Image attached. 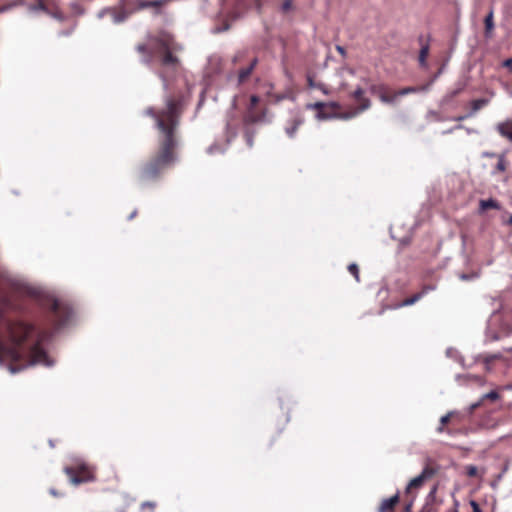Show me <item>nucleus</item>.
I'll use <instances>...</instances> for the list:
<instances>
[{
	"label": "nucleus",
	"mask_w": 512,
	"mask_h": 512,
	"mask_svg": "<svg viewBox=\"0 0 512 512\" xmlns=\"http://www.w3.org/2000/svg\"><path fill=\"white\" fill-rule=\"evenodd\" d=\"M112 12V8H104L102 9L99 13H98V17L99 18H103L105 16L106 13H111Z\"/></svg>",
	"instance_id": "8fccbe9b"
},
{
	"label": "nucleus",
	"mask_w": 512,
	"mask_h": 512,
	"mask_svg": "<svg viewBox=\"0 0 512 512\" xmlns=\"http://www.w3.org/2000/svg\"><path fill=\"white\" fill-rule=\"evenodd\" d=\"M352 97L360 104H363L364 100H370L369 98L364 97V90L361 87H357L355 89V91L352 93Z\"/></svg>",
	"instance_id": "7c9ffc66"
},
{
	"label": "nucleus",
	"mask_w": 512,
	"mask_h": 512,
	"mask_svg": "<svg viewBox=\"0 0 512 512\" xmlns=\"http://www.w3.org/2000/svg\"><path fill=\"white\" fill-rule=\"evenodd\" d=\"M503 223H505L507 225H512V214L511 213H506L503 216Z\"/></svg>",
	"instance_id": "37998d69"
},
{
	"label": "nucleus",
	"mask_w": 512,
	"mask_h": 512,
	"mask_svg": "<svg viewBox=\"0 0 512 512\" xmlns=\"http://www.w3.org/2000/svg\"><path fill=\"white\" fill-rule=\"evenodd\" d=\"M259 103V97L257 95L250 96V103L247 110H255L256 105Z\"/></svg>",
	"instance_id": "4c0bfd02"
},
{
	"label": "nucleus",
	"mask_w": 512,
	"mask_h": 512,
	"mask_svg": "<svg viewBox=\"0 0 512 512\" xmlns=\"http://www.w3.org/2000/svg\"><path fill=\"white\" fill-rule=\"evenodd\" d=\"M421 299H422L421 294H419L417 292V293L413 294L411 297H408V298L404 299L401 303L397 304L396 308L411 306Z\"/></svg>",
	"instance_id": "bb28decb"
},
{
	"label": "nucleus",
	"mask_w": 512,
	"mask_h": 512,
	"mask_svg": "<svg viewBox=\"0 0 512 512\" xmlns=\"http://www.w3.org/2000/svg\"><path fill=\"white\" fill-rule=\"evenodd\" d=\"M157 75L161 79L165 91L163 96L164 107L158 110L154 107H148L144 114L155 121V127L159 131L158 150L140 168L138 179L141 183L157 180L166 168L177 161L178 129L186 106L183 92L171 93L167 75L163 71L158 72Z\"/></svg>",
	"instance_id": "f257e3e1"
},
{
	"label": "nucleus",
	"mask_w": 512,
	"mask_h": 512,
	"mask_svg": "<svg viewBox=\"0 0 512 512\" xmlns=\"http://www.w3.org/2000/svg\"><path fill=\"white\" fill-rule=\"evenodd\" d=\"M490 102L488 98H479L472 100L470 102V111L467 113V116H474L480 109L487 106Z\"/></svg>",
	"instance_id": "aec40b11"
},
{
	"label": "nucleus",
	"mask_w": 512,
	"mask_h": 512,
	"mask_svg": "<svg viewBox=\"0 0 512 512\" xmlns=\"http://www.w3.org/2000/svg\"><path fill=\"white\" fill-rule=\"evenodd\" d=\"M49 493L54 497H62L64 496L63 493L58 492L55 488H50Z\"/></svg>",
	"instance_id": "09e8293b"
},
{
	"label": "nucleus",
	"mask_w": 512,
	"mask_h": 512,
	"mask_svg": "<svg viewBox=\"0 0 512 512\" xmlns=\"http://www.w3.org/2000/svg\"><path fill=\"white\" fill-rule=\"evenodd\" d=\"M418 41L419 43L421 44V49L419 51V56H418V61H419V65L421 67H427V56H428V53H429V43H423L424 41V37L422 35H420L418 37Z\"/></svg>",
	"instance_id": "6ab92c4d"
},
{
	"label": "nucleus",
	"mask_w": 512,
	"mask_h": 512,
	"mask_svg": "<svg viewBox=\"0 0 512 512\" xmlns=\"http://www.w3.org/2000/svg\"><path fill=\"white\" fill-rule=\"evenodd\" d=\"M466 87L465 83H458L456 88L448 91L440 100L439 105L441 107L449 105L455 97H457L459 94H461Z\"/></svg>",
	"instance_id": "9b49d317"
},
{
	"label": "nucleus",
	"mask_w": 512,
	"mask_h": 512,
	"mask_svg": "<svg viewBox=\"0 0 512 512\" xmlns=\"http://www.w3.org/2000/svg\"><path fill=\"white\" fill-rule=\"evenodd\" d=\"M258 63V59L254 58L247 67L241 68L237 75V84H243L251 75Z\"/></svg>",
	"instance_id": "ddd939ff"
},
{
	"label": "nucleus",
	"mask_w": 512,
	"mask_h": 512,
	"mask_svg": "<svg viewBox=\"0 0 512 512\" xmlns=\"http://www.w3.org/2000/svg\"><path fill=\"white\" fill-rule=\"evenodd\" d=\"M465 416H468L467 410L465 412L451 411L447 413L446 415L441 417L440 426L437 428V431L439 433L443 432V426L447 424L451 418H457L459 421H461Z\"/></svg>",
	"instance_id": "dca6fc26"
},
{
	"label": "nucleus",
	"mask_w": 512,
	"mask_h": 512,
	"mask_svg": "<svg viewBox=\"0 0 512 512\" xmlns=\"http://www.w3.org/2000/svg\"><path fill=\"white\" fill-rule=\"evenodd\" d=\"M216 148H217L216 146L212 145V146H210V147L208 148V150H207V151H208V153H209V154H212V153H213V150H214V149H216Z\"/></svg>",
	"instance_id": "052dcab7"
},
{
	"label": "nucleus",
	"mask_w": 512,
	"mask_h": 512,
	"mask_svg": "<svg viewBox=\"0 0 512 512\" xmlns=\"http://www.w3.org/2000/svg\"><path fill=\"white\" fill-rule=\"evenodd\" d=\"M454 512H458V510H457V509H455V511H454Z\"/></svg>",
	"instance_id": "774afa93"
},
{
	"label": "nucleus",
	"mask_w": 512,
	"mask_h": 512,
	"mask_svg": "<svg viewBox=\"0 0 512 512\" xmlns=\"http://www.w3.org/2000/svg\"><path fill=\"white\" fill-rule=\"evenodd\" d=\"M272 97H273L272 102L274 104H278L281 101H283L284 99H286L288 97V94H285V93H283V94H275Z\"/></svg>",
	"instance_id": "58836bf2"
},
{
	"label": "nucleus",
	"mask_w": 512,
	"mask_h": 512,
	"mask_svg": "<svg viewBox=\"0 0 512 512\" xmlns=\"http://www.w3.org/2000/svg\"><path fill=\"white\" fill-rule=\"evenodd\" d=\"M237 60H238V57H237V56H235V57L233 58V63H236V62H237Z\"/></svg>",
	"instance_id": "69168bd1"
},
{
	"label": "nucleus",
	"mask_w": 512,
	"mask_h": 512,
	"mask_svg": "<svg viewBox=\"0 0 512 512\" xmlns=\"http://www.w3.org/2000/svg\"><path fill=\"white\" fill-rule=\"evenodd\" d=\"M487 209L500 210L501 209V205H500V203L497 200H495L493 198L480 200L479 201V213H483Z\"/></svg>",
	"instance_id": "412c9836"
},
{
	"label": "nucleus",
	"mask_w": 512,
	"mask_h": 512,
	"mask_svg": "<svg viewBox=\"0 0 512 512\" xmlns=\"http://www.w3.org/2000/svg\"><path fill=\"white\" fill-rule=\"evenodd\" d=\"M498 133L512 142V118L497 124Z\"/></svg>",
	"instance_id": "f3484780"
},
{
	"label": "nucleus",
	"mask_w": 512,
	"mask_h": 512,
	"mask_svg": "<svg viewBox=\"0 0 512 512\" xmlns=\"http://www.w3.org/2000/svg\"><path fill=\"white\" fill-rule=\"evenodd\" d=\"M466 377H467V378H473V379H475V380H480V378H479V377H477V376L467 375Z\"/></svg>",
	"instance_id": "e2e57ef3"
},
{
	"label": "nucleus",
	"mask_w": 512,
	"mask_h": 512,
	"mask_svg": "<svg viewBox=\"0 0 512 512\" xmlns=\"http://www.w3.org/2000/svg\"><path fill=\"white\" fill-rule=\"evenodd\" d=\"M71 8L73 9V11L77 14H83L84 13V9L81 7L80 4L78 3H72L71 4Z\"/></svg>",
	"instance_id": "ea45409f"
},
{
	"label": "nucleus",
	"mask_w": 512,
	"mask_h": 512,
	"mask_svg": "<svg viewBox=\"0 0 512 512\" xmlns=\"http://www.w3.org/2000/svg\"><path fill=\"white\" fill-rule=\"evenodd\" d=\"M14 6H15V4L3 5L0 7V13H4V12L8 11L9 9H11Z\"/></svg>",
	"instance_id": "603ef678"
},
{
	"label": "nucleus",
	"mask_w": 512,
	"mask_h": 512,
	"mask_svg": "<svg viewBox=\"0 0 512 512\" xmlns=\"http://www.w3.org/2000/svg\"><path fill=\"white\" fill-rule=\"evenodd\" d=\"M503 66L509 68L512 71V58H508L503 62Z\"/></svg>",
	"instance_id": "3c124183"
},
{
	"label": "nucleus",
	"mask_w": 512,
	"mask_h": 512,
	"mask_svg": "<svg viewBox=\"0 0 512 512\" xmlns=\"http://www.w3.org/2000/svg\"><path fill=\"white\" fill-rule=\"evenodd\" d=\"M370 107H371V101L364 100L363 104H359V106L357 108H355L353 111L340 114L339 118L345 119V120L351 119V118L357 116L358 114L368 110ZM336 117H338V115H336Z\"/></svg>",
	"instance_id": "2eb2a0df"
},
{
	"label": "nucleus",
	"mask_w": 512,
	"mask_h": 512,
	"mask_svg": "<svg viewBox=\"0 0 512 512\" xmlns=\"http://www.w3.org/2000/svg\"><path fill=\"white\" fill-rule=\"evenodd\" d=\"M462 128H464V125H462V124H458V125H456V126H454V127H452V128H449V129L445 130V131L443 132V134H450V133H452L453 131H455V130H459V129H462Z\"/></svg>",
	"instance_id": "c03bdc74"
},
{
	"label": "nucleus",
	"mask_w": 512,
	"mask_h": 512,
	"mask_svg": "<svg viewBox=\"0 0 512 512\" xmlns=\"http://www.w3.org/2000/svg\"><path fill=\"white\" fill-rule=\"evenodd\" d=\"M348 271L354 276L355 280L357 282H360V275H359V267L356 263H351L348 265Z\"/></svg>",
	"instance_id": "2f4dec72"
},
{
	"label": "nucleus",
	"mask_w": 512,
	"mask_h": 512,
	"mask_svg": "<svg viewBox=\"0 0 512 512\" xmlns=\"http://www.w3.org/2000/svg\"><path fill=\"white\" fill-rule=\"evenodd\" d=\"M9 302L7 296L5 295V293L3 291L0 290V304L1 305H7Z\"/></svg>",
	"instance_id": "a18cd8bd"
},
{
	"label": "nucleus",
	"mask_w": 512,
	"mask_h": 512,
	"mask_svg": "<svg viewBox=\"0 0 512 512\" xmlns=\"http://www.w3.org/2000/svg\"><path fill=\"white\" fill-rule=\"evenodd\" d=\"M470 505L472 507V512H483L479 504L475 500H471Z\"/></svg>",
	"instance_id": "a19ab883"
},
{
	"label": "nucleus",
	"mask_w": 512,
	"mask_h": 512,
	"mask_svg": "<svg viewBox=\"0 0 512 512\" xmlns=\"http://www.w3.org/2000/svg\"><path fill=\"white\" fill-rule=\"evenodd\" d=\"M293 1L294 0H284L281 5V11L283 13H287L288 11H290L293 8Z\"/></svg>",
	"instance_id": "c9c22d12"
},
{
	"label": "nucleus",
	"mask_w": 512,
	"mask_h": 512,
	"mask_svg": "<svg viewBox=\"0 0 512 512\" xmlns=\"http://www.w3.org/2000/svg\"><path fill=\"white\" fill-rule=\"evenodd\" d=\"M412 507H413V502L410 501L409 503H407L405 506H404V512H412Z\"/></svg>",
	"instance_id": "5fc2aeb1"
},
{
	"label": "nucleus",
	"mask_w": 512,
	"mask_h": 512,
	"mask_svg": "<svg viewBox=\"0 0 512 512\" xmlns=\"http://www.w3.org/2000/svg\"><path fill=\"white\" fill-rule=\"evenodd\" d=\"M472 116H467V114L465 115H459V116H456V117H453L452 120L454 121H457V122H461L465 119H468V118H471Z\"/></svg>",
	"instance_id": "de8ad7c7"
},
{
	"label": "nucleus",
	"mask_w": 512,
	"mask_h": 512,
	"mask_svg": "<svg viewBox=\"0 0 512 512\" xmlns=\"http://www.w3.org/2000/svg\"><path fill=\"white\" fill-rule=\"evenodd\" d=\"M466 474L469 477H475L478 475V468L475 465L466 466Z\"/></svg>",
	"instance_id": "e433bc0d"
},
{
	"label": "nucleus",
	"mask_w": 512,
	"mask_h": 512,
	"mask_svg": "<svg viewBox=\"0 0 512 512\" xmlns=\"http://www.w3.org/2000/svg\"><path fill=\"white\" fill-rule=\"evenodd\" d=\"M155 503L151 501H145L141 504V509L150 508L151 510H154Z\"/></svg>",
	"instance_id": "79ce46f5"
},
{
	"label": "nucleus",
	"mask_w": 512,
	"mask_h": 512,
	"mask_svg": "<svg viewBox=\"0 0 512 512\" xmlns=\"http://www.w3.org/2000/svg\"><path fill=\"white\" fill-rule=\"evenodd\" d=\"M137 213H138L137 209H134V210L131 212V214L128 216V218H127V219H128L129 221H131L132 219H134V218L136 217Z\"/></svg>",
	"instance_id": "4d7b16f0"
},
{
	"label": "nucleus",
	"mask_w": 512,
	"mask_h": 512,
	"mask_svg": "<svg viewBox=\"0 0 512 512\" xmlns=\"http://www.w3.org/2000/svg\"><path fill=\"white\" fill-rule=\"evenodd\" d=\"M437 470L431 466H426L424 467V469L422 470V472L415 478H413L408 486H407V491H409L410 488H418L420 487L423 482L429 478H431L432 476H434L436 474Z\"/></svg>",
	"instance_id": "1a4fd4ad"
},
{
	"label": "nucleus",
	"mask_w": 512,
	"mask_h": 512,
	"mask_svg": "<svg viewBox=\"0 0 512 512\" xmlns=\"http://www.w3.org/2000/svg\"><path fill=\"white\" fill-rule=\"evenodd\" d=\"M460 278H461L462 280H470V279H472V278H473V276L468 275V274H461V275H460Z\"/></svg>",
	"instance_id": "13d9d810"
},
{
	"label": "nucleus",
	"mask_w": 512,
	"mask_h": 512,
	"mask_svg": "<svg viewBox=\"0 0 512 512\" xmlns=\"http://www.w3.org/2000/svg\"><path fill=\"white\" fill-rule=\"evenodd\" d=\"M314 78H315L314 74H312L310 72L307 73L306 80H307L308 87L310 89H319L324 94H328V89H327L326 85L321 82H315Z\"/></svg>",
	"instance_id": "4be33fe9"
},
{
	"label": "nucleus",
	"mask_w": 512,
	"mask_h": 512,
	"mask_svg": "<svg viewBox=\"0 0 512 512\" xmlns=\"http://www.w3.org/2000/svg\"><path fill=\"white\" fill-rule=\"evenodd\" d=\"M132 12L133 11H130V12L121 11V12L117 13L112 9L111 14L113 16V22L116 24L124 22Z\"/></svg>",
	"instance_id": "c85d7f7f"
},
{
	"label": "nucleus",
	"mask_w": 512,
	"mask_h": 512,
	"mask_svg": "<svg viewBox=\"0 0 512 512\" xmlns=\"http://www.w3.org/2000/svg\"><path fill=\"white\" fill-rule=\"evenodd\" d=\"M493 15H494V10H493V8H491L489 13L487 14V16L484 19L485 37L486 38L491 37L492 31L494 29Z\"/></svg>",
	"instance_id": "5701e85b"
},
{
	"label": "nucleus",
	"mask_w": 512,
	"mask_h": 512,
	"mask_svg": "<svg viewBox=\"0 0 512 512\" xmlns=\"http://www.w3.org/2000/svg\"><path fill=\"white\" fill-rule=\"evenodd\" d=\"M426 118L428 120L435 121V122H442V121H444V118L441 115V113L438 112V111H435V110H429L427 112V114H426Z\"/></svg>",
	"instance_id": "c756f323"
},
{
	"label": "nucleus",
	"mask_w": 512,
	"mask_h": 512,
	"mask_svg": "<svg viewBox=\"0 0 512 512\" xmlns=\"http://www.w3.org/2000/svg\"><path fill=\"white\" fill-rule=\"evenodd\" d=\"M63 471L69 478V482L74 486L94 482L96 480L94 471L84 463L71 467L67 466Z\"/></svg>",
	"instance_id": "20e7f679"
},
{
	"label": "nucleus",
	"mask_w": 512,
	"mask_h": 512,
	"mask_svg": "<svg viewBox=\"0 0 512 512\" xmlns=\"http://www.w3.org/2000/svg\"><path fill=\"white\" fill-rule=\"evenodd\" d=\"M136 51L143 55L142 63L146 65H150L153 60V52L149 49L147 44L145 43H139L135 47Z\"/></svg>",
	"instance_id": "a211bd4d"
},
{
	"label": "nucleus",
	"mask_w": 512,
	"mask_h": 512,
	"mask_svg": "<svg viewBox=\"0 0 512 512\" xmlns=\"http://www.w3.org/2000/svg\"><path fill=\"white\" fill-rule=\"evenodd\" d=\"M499 154H496L494 152H484L483 153V157H490V158H493V157H497Z\"/></svg>",
	"instance_id": "6e6d98bb"
},
{
	"label": "nucleus",
	"mask_w": 512,
	"mask_h": 512,
	"mask_svg": "<svg viewBox=\"0 0 512 512\" xmlns=\"http://www.w3.org/2000/svg\"><path fill=\"white\" fill-rule=\"evenodd\" d=\"M307 108L317 110L316 118L318 120H327L336 117L335 113L328 112L327 109H338L340 108V105L337 102H316L314 104H308Z\"/></svg>",
	"instance_id": "423d86ee"
},
{
	"label": "nucleus",
	"mask_w": 512,
	"mask_h": 512,
	"mask_svg": "<svg viewBox=\"0 0 512 512\" xmlns=\"http://www.w3.org/2000/svg\"><path fill=\"white\" fill-rule=\"evenodd\" d=\"M336 50H337V52H338V53H339L343 58H345V57H346V55H347V54H346V50H345V48H344L343 46H341V45H337V46H336Z\"/></svg>",
	"instance_id": "49530a36"
},
{
	"label": "nucleus",
	"mask_w": 512,
	"mask_h": 512,
	"mask_svg": "<svg viewBox=\"0 0 512 512\" xmlns=\"http://www.w3.org/2000/svg\"><path fill=\"white\" fill-rule=\"evenodd\" d=\"M116 512H127L126 508H118Z\"/></svg>",
	"instance_id": "0e129e2a"
},
{
	"label": "nucleus",
	"mask_w": 512,
	"mask_h": 512,
	"mask_svg": "<svg viewBox=\"0 0 512 512\" xmlns=\"http://www.w3.org/2000/svg\"><path fill=\"white\" fill-rule=\"evenodd\" d=\"M498 162L495 166V168L492 171L493 175H496L497 173L505 172L508 166V162L505 156V153L499 154L497 156Z\"/></svg>",
	"instance_id": "b1692460"
},
{
	"label": "nucleus",
	"mask_w": 512,
	"mask_h": 512,
	"mask_svg": "<svg viewBox=\"0 0 512 512\" xmlns=\"http://www.w3.org/2000/svg\"><path fill=\"white\" fill-rule=\"evenodd\" d=\"M50 312L54 321L53 331L44 328L37 330L33 324L22 320L6 321V331L11 345L0 342V365H3L6 360L11 362L21 360L25 353L23 345L32 334H36V341L29 348L30 360L28 364L24 366L10 364L8 366L9 371L15 374L27 366L41 364L50 367L53 365V361L50 360L42 344L48 341L53 336L54 332L58 331L69 322L72 316V310L67 306H63L57 299H54L51 304Z\"/></svg>",
	"instance_id": "f03ea898"
},
{
	"label": "nucleus",
	"mask_w": 512,
	"mask_h": 512,
	"mask_svg": "<svg viewBox=\"0 0 512 512\" xmlns=\"http://www.w3.org/2000/svg\"><path fill=\"white\" fill-rule=\"evenodd\" d=\"M436 491H437V486H434L432 488V490L429 492L427 499H434Z\"/></svg>",
	"instance_id": "864d4df0"
},
{
	"label": "nucleus",
	"mask_w": 512,
	"mask_h": 512,
	"mask_svg": "<svg viewBox=\"0 0 512 512\" xmlns=\"http://www.w3.org/2000/svg\"><path fill=\"white\" fill-rule=\"evenodd\" d=\"M430 88V84H425L422 86H409L404 87L396 92H394L395 101L399 96H406L408 94L417 93V92H426Z\"/></svg>",
	"instance_id": "4468645a"
},
{
	"label": "nucleus",
	"mask_w": 512,
	"mask_h": 512,
	"mask_svg": "<svg viewBox=\"0 0 512 512\" xmlns=\"http://www.w3.org/2000/svg\"><path fill=\"white\" fill-rule=\"evenodd\" d=\"M243 134H244V138H245L247 146L249 148H252L254 145V137L256 135V130L253 127L244 126Z\"/></svg>",
	"instance_id": "393cba45"
},
{
	"label": "nucleus",
	"mask_w": 512,
	"mask_h": 512,
	"mask_svg": "<svg viewBox=\"0 0 512 512\" xmlns=\"http://www.w3.org/2000/svg\"><path fill=\"white\" fill-rule=\"evenodd\" d=\"M164 5H166V0H148V8H153L155 15L162 13L161 8Z\"/></svg>",
	"instance_id": "cd10ccee"
},
{
	"label": "nucleus",
	"mask_w": 512,
	"mask_h": 512,
	"mask_svg": "<svg viewBox=\"0 0 512 512\" xmlns=\"http://www.w3.org/2000/svg\"><path fill=\"white\" fill-rule=\"evenodd\" d=\"M305 122L304 114L300 110H294L290 112V117L286 121L285 125V133L290 138L293 139L296 136L297 130L300 126H302Z\"/></svg>",
	"instance_id": "39448f33"
},
{
	"label": "nucleus",
	"mask_w": 512,
	"mask_h": 512,
	"mask_svg": "<svg viewBox=\"0 0 512 512\" xmlns=\"http://www.w3.org/2000/svg\"><path fill=\"white\" fill-rule=\"evenodd\" d=\"M36 3L29 6V10L32 12L42 11L46 14H51L45 0H35Z\"/></svg>",
	"instance_id": "a878e982"
},
{
	"label": "nucleus",
	"mask_w": 512,
	"mask_h": 512,
	"mask_svg": "<svg viewBox=\"0 0 512 512\" xmlns=\"http://www.w3.org/2000/svg\"><path fill=\"white\" fill-rule=\"evenodd\" d=\"M50 15H52L53 17H55V18H57V19H61V18H62L60 14H56V13H55V14H52V13H51Z\"/></svg>",
	"instance_id": "680f3d73"
},
{
	"label": "nucleus",
	"mask_w": 512,
	"mask_h": 512,
	"mask_svg": "<svg viewBox=\"0 0 512 512\" xmlns=\"http://www.w3.org/2000/svg\"><path fill=\"white\" fill-rule=\"evenodd\" d=\"M268 110L264 108L260 112H256L255 110H246L243 115V126H250L258 123H269L270 120L267 118Z\"/></svg>",
	"instance_id": "0eeeda50"
},
{
	"label": "nucleus",
	"mask_w": 512,
	"mask_h": 512,
	"mask_svg": "<svg viewBox=\"0 0 512 512\" xmlns=\"http://www.w3.org/2000/svg\"><path fill=\"white\" fill-rule=\"evenodd\" d=\"M152 41L157 47L160 65L167 69V71L177 73L181 68V61L176 56V53L181 52L183 46L175 41L173 35L166 32L153 37Z\"/></svg>",
	"instance_id": "7ed1b4c3"
},
{
	"label": "nucleus",
	"mask_w": 512,
	"mask_h": 512,
	"mask_svg": "<svg viewBox=\"0 0 512 512\" xmlns=\"http://www.w3.org/2000/svg\"><path fill=\"white\" fill-rule=\"evenodd\" d=\"M369 92L372 95L379 97L380 101L384 104H394L395 96L394 93L389 94L390 90L386 84H372L369 86Z\"/></svg>",
	"instance_id": "6e6552de"
},
{
	"label": "nucleus",
	"mask_w": 512,
	"mask_h": 512,
	"mask_svg": "<svg viewBox=\"0 0 512 512\" xmlns=\"http://www.w3.org/2000/svg\"><path fill=\"white\" fill-rule=\"evenodd\" d=\"M399 501L400 495L399 492H397L393 496L383 499L377 508V512H394Z\"/></svg>",
	"instance_id": "9d476101"
},
{
	"label": "nucleus",
	"mask_w": 512,
	"mask_h": 512,
	"mask_svg": "<svg viewBox=\"0 0 512 512\" xmlns=\"http://www.w3.org/2000/svg\"><path fill=\"white\" fill-rule=\"evenodd\" d=\"M440 73H441V70L438 71V73H435L434 77L431 79V81L428 84L431 85L437 79V77L439 76Z\"/></svg>",
	"instance_id": "bf43d9fd"
},
{
	"label": "nucleus",
	"mask_w": 512,
	"mask_h": 512,
	"mask_svg": "<svg viewBox=\"0 0 512 512\" xmlns=\"http://www.w3.org/2000/svg\"><path fill=\"white\" fill-rule=\"evenodd\" d=\"M435 289H436L435 285L427 284V285H424L422 287L421 291H419L418 293L421 294V298H423L426 294H428L431 291H434Z\"/></svg>",
	"instance_id": "f704fd0d"
},
{
	"label": "nucleus",
	"mask_w": 512,
	"mask_h": 512,
	"mask_svg": "<svg viewBox=\"0 0 512 512\" xmlns=\"http://www.w3.org/2000/svg\"><path fill=\"white\" fill-rule=\"evenodd\" d=\"M135 5H136V7L132 10L133 12L138 11V10L147 9L148 8V0H135Z\"/></svg>",
	"instance_id": "72a5a7b5"
},
{
	"label": "nucleus",
	"mask_w": 512,
	"mask_h": 512,
	"mask_svg": "<svg viewBox=\"0 0 512 512\" xmlns=\"http://www.w3.org/2000/svg\"><path fill=\"white\" fill-rule=\"evenodd\" d=\"M502 358L501 353L487 354L484 356V363L489 365L490 363Z\"/></svg>",
	"instance_id": "473e14b6"
},
{
	"label": "nucleus",
	"mask_w": 512,
	"mask_h": 512,
	"mask_svg": "<svg viewBox=\"0 0 512 512\" xmlns=\"http://www.w3.org/2000/svg\"><path fill=\"white\" fill-rule=\"evenodd\" d=\"M463 129H465L468 133H470V132H471V130H470L469 128L465 127V126H464V128H463Z\"/></svg>",
	"instance_id": "338daca9"
},
{
	"label": "nucleus",
	"mask_w": 512,
	"mask_h": 512,
	"mask_svg": "<svg viewBox=\"0 0 512 512\" xmlns=\"http://www.w3.org/2000/svg\"><path fill=\"white\" fill-rule=\"evenodd\" d=\"M499 397H500L499 393L494 390L484 394L478 401H476L475 403H472L467 408V415H471L475 409L479 408L483 404L484 400L495 401V400L499 399Z\"/></svg>",
	"instance_id": "f8f14e48"
}]
</instances>
